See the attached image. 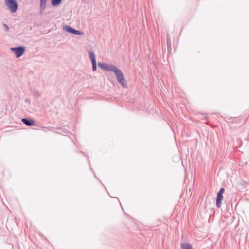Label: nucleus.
<instances>
[{
    "mask_svg": "<svg viewBox=\"0 0 249 249\" xmlns=\"http://www.w3.org/2000/svg\"><path fill=\"white\" fill-rule=\"evenodd\" d=\"M25 101L26 102H28V100H27V99L25 100Z\"/></svg>",
    "mask_w": 249,
    "mask_h": 249,
    "instance_id": "obj_17",
    "label": "nucleus"
},
{
    "mask_svg": "<svg viewBox=\"0 0 249 249\" xmlns=\"http://www.w3.org/2000/svg\"><path fill=\"white\" fill-rule=\"evenodd\" d=\"M5 3L12 12H16L18 9V3L16 0H5Z\"/></svg>",
    "mask_w": 249,
    "mask_h": 249,
    "instance_id": "obj_2",
    "label": "nucleus"
},
{
    "mask_svg": "<svg viewBox=\"0 0 249 249\" xmlns=\"http://www.w3.org/2000/svg\"><path fill=\"white\" fill-rule=\"evenodd\" d=\"M63 29L65 31L71 33L74 35H83V32L77 30L72 27L69 25H65L63 26Z\"/></svg>",
    "mask_w": 249,
    "mask_h": 249,
    "instance_id": "obj_5",
    "label": "nucleus"
},
{
    "mask_svg": "<svg viewBox=\"0 0 249 249\" xmlns=\"http://www.w3.org/2000/svg\"><path fill=\"white\" fill-rule=\"evenodd\" d=\"M89 55L90 59V60L91 61L92 63H96L95 56L94 55V53H93L92 51H90L89 52Z\"/></svg>",
    "mask_w": 249,
    "mask_h": 249,
    "instance_id": "obj_9",
    "label": "nucleus"
},
{
    "mask_svg": "<svg viewBox=\"0 0 249 249\" xmlns=\"http://www.w3.org/2000/svg\"><path fill=\"white\" fill-rule=\"evenodd\" d=\"M112 72H114L116 76L117 81L121 86L124 88H127L128 87L127 81L125 79L122 71L116 67Z\"/></svg>",
    "mask_w": 249,
    "mask_h": 249,
    "instance_id": "obj_1",
    "label": "nucleus"
},
{
    "mask_svg": "<svg viewBox=\"0 0 249 249\" xmlns=\"http://www.w3.org/2000/svg\"><path fill=\"white\" fill-rule=\"evenodd\" d=\"M46 2H40V13H42L45 8Z\"/></svg>",
    "mask_w": 249,
    "mask_h": 249,
    "instance_id": "obj_12",
    "label": "nucleus"
},
{
    "mask_svg": "<svg viewBox=\"0 0 249 249\" xmlns=\"http://www.w3.org/2000/svg\"><path fill=\"white\" fill-rule=\"evenodd\" d=\"M99 67L102 70L112 72L115 68L116 67L111 64H107L105 63L99 62L98 64Z\"/></svg>",
    "mask_w": 249,
    "mask_h": 249,
    "instance_id": "obj_4",
    "label": "nucleus"
},
{
    "mask_svg": "<svg viewBox=\"0 0 249 249\" xmlns=\"http://www.w3.org/2000/svg\"><path fill=\"white\" fill-rule=\"evenodd\" d=\"M225 189L224 188H221L217 194L216 197V206L218 208H220L222 204V200L223 196V194L224 193Z\"/></svg>",
    "mask_w": 249,
    "mask_h": 249,
    "instance_id": "obj_6",
    "label": "nucleus"
},
{
    "mask_svg": "<svg viewBox=\"0 0 249 249\" xmlns=\"http://www.w3.org/2000/svg\"><path fill=\"white\" fill-rule=\"evenodd\" d=\"M92 70L93 71H95L97 70V64L96 63H92Z\"/></svg>",
    "mask_w": 249,
    "mask_h": 249,
    "instance_id": "obj_13",
    "label": "nucleus"
},
{
    "mask_svg": "<svg viewBox=\"0 0 249 249\" xmlns=\"http://www.w3.org/2000/svg\"><path fill=\"white\" fill-rule=\"evenodd\" d=\"M3 26L4 27L5 30L6 31H8L9 30V27H8V26H7V24L4 23V24H3Z\"/></svg>",
    "mask_w": 249,
    "mask_h": 249,
    "instance_id": "obj_14",
    "label": "nucleus"
},
{
    "mask_svg": "<svg viewBox=\"0 0 249 249\" xmlns=\"http://www.w3.org/2000/svg\"><path fill=\"white\" fill-rule=\"evenodd\" d=\"M62 0H51V4L53 6H57L61 2Z\"/></svg>",
    "mask_w": 249,
    "mask_h": 249,
    "instance_id": "obj_11",
    "label": "nucleus"
},
{
    "mask_svg": "<svg viewBox=\"0 0 249 249\" xmlns=\"http://www.w3.org/2000/svg\"><path fill=\"white\" fill-rule=\"evenodd\" d=\"M89 55L90 59V60L91 61L92 63H96L95 56L94 55V53H93L92 51H90L89 52Z\"/></svg>",
    "mask_w": 249,
    "mask_h": 249,
    "instance_id": "obj_10",
    "label": "nucleus"
},
{
    "mask_svg": "<svg viewBox=\"0 0 249 249\" xmlns=\"http://www.w3.org/2000/svg\"><path fill=\"white\" fill-rule=\"evenodd\" d=\"M47 0H40V2H46Z\"/></svg>",
    "mask_w": 249,
    "mask_h": 249,
    "instance_id": "obj_16",
    "label": "nucleus"
},
{
    "mask_svg": "<svg viewBox=\"0 0 249 249\" xmlns=\"http://www.w3.org/2000/svg\"><path fill=\"white\" fill-rule=\"evenodd\" d=\"M21 121L25 124L28 126H34L35 124V121L32 119L23 118Z\"/></svg>",
    "mask_w": 249,
    "mask_h": 249,
    "instance_id": "obj_7",
    "label": "nucleus"
},
{
    "mask_svg": "<svg viewBox=\"0 0 249 249\" xmlns=\"http://www.w3.org/2000/svg\"><path fill=\"white\" fill-rule=\"evenodd\" d=\"M181 249H193L192 246L188 243H183L181 245Z\"/></svg>",
    "mask_w": 249,
    "mask_h": 249,
    "instance_id": "obj_8",
    "label": "nucleus"
},
{
    "mask_svg": "<svg viewBox=\"0 0 249 249\" xmlns=\"http://www.w3.org/2000/svg\"><path fill=\"white\" fill-rule=\"evenodd\" d=\"M10 50L14 53L17 58H19L24 54L25 48L23 46H18L11 48Z\"/></svg>",
    "mask_w": 249,
    "mask_h": 249,
    "instance_id": "obj_3",
    "label": "nucleus"
},
{
    "mask_svg": "<svg viewBox=\"0 0 249 249\" xmlns=\"http://www.w3.org/2000/svg\"><path fill=\"white\" fill-rule=\"evenodd\" d=\"M167 39L168 47H169V39H168V36H167Z\"/></svg>",
    "mask_w": 249,
    "mask_h": 249,
    "instance_id": "obj_15",
    "label": "nucleus"
}]
</instances>
